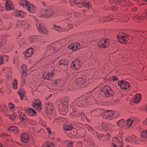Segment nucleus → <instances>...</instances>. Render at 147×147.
Listing matches in <instances>:
<instances>
[{
    "label": "nucleus",
    "mask_w": 147,
    "mask_h": 147,
    "mask_svg": "<svg viewBox=\"0 0 147 147\" xmlns=\"http://www.w3.org/2000/svg\"><path fill=\"white\" fill-rule=\"evenodd\" d=\"M19 117L20 120L24 122H26L28 120V119L26 118V116L24 113H19Z\"/></svg>",
    "instance_id": "2f4dec72"
},
{
    "label": "nucleus",
    "mask_w": 147,
    "mask_h": 147,
    "mask_svg": "<svg viewBox=\"0 0 147 147\" xmlns=\"http://www.w3.org/2000/svg\"><path fill=\"white\" fill-rule=\"evenodd\" d=\"M60 41L55 42L48 45L43 57L51 55L57 52L60 49Z\"/></svg>",
    "instance_id": "f257e3e1"
},
{
    "label": "nucleus",
    "mask_w": 147,
    "mask_h": 147,
    "mask_svg": "<svg viewBox=\"0 0 147 147\" xmlns=\"http://www.w3.org/2000/svg\"><path fill=\"white\" fill-rule=\"evenodd\" d=\"M13 88L14 89H16L17 88V81L16 79L14 78L12 83Z\"/></svg>",
    "instance_id": "09e8293b"
},
{
    "label": "nucleus",
    "mask_w": 147,
    "mask_h": 147,
    "mask_svg": "<svg viewBox=\"0 0 147 147\" xmlns=\"http://www.w3.org/2000/svg\"><path fill=\"white\" fill-rule=\"evenodd\" d=\"M86 81V79H85V77L83 76L79 78L76 79L75 82L78 85H82L85 83Z\"/></svg>",
    "instance_id": "f3484780"
},
{
    "label": "nucleus",
    "mask_w": 147,
    "mask_h": 147,
    "mask_svg": "<svg viewBox=\"0 0 147 147\" xmlns=\"http://www.w3.org/2000/svg\"><path fill=\"white\" fill-rule=\"evenodd\" d=\"M26 65H23L22 67V75L24 77H25L26 75Z\"/></svg>",
    "instance_id": "49530a36"
},
{
    "label": "nucleus",
    "mask_w": 147,
    "mask_h": 147,
    "mask_svg": "<svg viewBox=\"0 0 147 147\" xmlns=\"http://www.w3.org/2000/svg\"><path fill=\"white\" fill-rule=\"evenodd\" d=\"M81 102L78 101V102L76 103V100L73 102L70 105L71 107H74V106H77L79 107H82Z\"/></svg>",
    "instance_id": "4c0bfd02"
},
{
    "label": "nucleus",
    "mask_w": 147,
    "mask_h": 147,
    "mask_svg": "<svg viewBox=\"0 0 147 147\" xmlns=\"http://www.w3.org/2000/svg\"><path fill=\"white\" fill-rule=\"evenodd\" d=\"M109 127H110V128H109L110 129V131H111L113 130L114 128V126L113 125L111 124H109Z\"/></svg>",
    "instance_id": "680f3d73"
},
{
    "label": "nucleus",
    "mask_w": 147,
    "mask_h": 147,
    "mask_svg": "<svg viewBox=\"0 0 147 147\" xmlns=\"http://www.w3.org/2000/svg\"><path fill=\"white\" fill-rule=\"evenodd\" d=\"M29 41L31 42H37L40 41L45 43L46 41H43V38L39 35L31 36L29 37Z\"/></svg>",
    "instance_id": "6e6552de"
},
{
    "label": "nucleus",
    "mask_w": 147,
    "mask_h": 147,
    "mask_svg": "<svg viewBox=\"0 0 147 147\" xmlns=\"http://www.w3.org/2000/svg\"><path fill=\"white\" fill-rule=\"evenodd\" d=\"M3 17L5 19H7L9 18V16L7 14H5L3 15Z\"/></svg>",
    "instance_id": "338daca9"
},
{
    "label": "nucleus",
    "mask_w": 147,
    "mask_h": 147,
    "mask_svg": "<svg viewBox=\"0 0 147 147\" xmlns=\"http://www.w3.org/2000/svg\"><path fill=\"white\" fill-rule=\"evenodd\" d=\"M66 105L67 106L66 108V109H65V112H68V110L69 109L68 108V106L69 105V104L67 102H67L66 103Z\"/></svg>",
    "instance_id": "0e129e2a"
},
{
    "label": "nucleus",
    "mask_w": 147,
    "mask_h": 147,
    "mask_svg": "<svg viewBox=\"0 0 147 147\" xmlns=\"http://www.w3.org/2000/svg\"><path fill=\"white\" fill-rule=\"evenodd\" d=\"M45 145L46 147H55V145L52 142H47Z\"/></svg>",
    "instance_id": "c03bdc74"
},
{
    "label": "nucleus",
    "mask_w": 147,
    "mask_h": 147,
    "mask_svg": "<svg viewBox=\"0 0 147 147\" xmlns=\"http://www.w3.org/2000/svg\"><path fill=\"white\" fill-rule=\"evenodd\" d=\"M35 47L33 46L32 48L28 49L25 52L23 53V54L26 57H28L31 56L33 54L34 51L33 49Z\"/></svg>",
    "instance_id": "a211bd4d"
},
{
    "label": "nucleus",
    "mask_w": 147,
    "mask_h": 147,
    "mask_svg": "<svg viewBox=\"0 0 147 147\" xmlns=\"http://www.w3.org/2000/svg\"><path fill=\"white\" fill-rule=\"evenodd\" d=\"M28 135L26 133H23L20 136V139L22 142L24 143L27 142L29 140Z\"/></svg>",
    "instance_id": "5701e85b"
},
{
    "label": "nucleus",
    "mask_w": 147,
    "mask_h": 147,
    "mask_svg": "<svg viewBox=\"0 0 147 147\" xmlns=\"http://www.w3.org/2000/svg\"><path fill=\"white\" fill-rule=\"evenodd\" d=\"M134 122V119H128L126 122V126L128 127H129Z\"/></svg>",
    "instance_id": "58836bf2"
},
{
    "label": "nucleus",
    "mask_w": 147,
    "mask_h": 147,
    "mask_svg": "<svg viewBox=\"0 0 147 147\" xmlns=\"http://www.w3.org/2000/svg\"><path fill=\"white\" fill-rule=\"evenodd\" d=\"M8 106L10 110V112L14 114V105L12 104L9 103V104Z\"/></svg>",
    "instance_id": "a18cd8bd"
},
{
    "label": "nucleus",
    "mask_w": 147,
    "mask_h": 147,
    "mask_svg": "<svg viewBox=\"0 0 147 147\" xmlns=\"http://www.w3.org/2000/svg\"><path fill=\"white\" fill-rule=\"evenodd\" d=\"M78 116L81 117V120L82 121H84L85 120H86L87 121H89V119L86 117L85 114L83 113L82 112L78 114Z\"/></svg>",
    "instance_id": "c756f323"
},
{
    "label": "nucleus",
    "mask_w": 147,
    "mask_h": 147,
    "mask_svg": "<svg viewBox=\"0 0 147 147\" xmlns=\"http://www.w3.org/2000/svg\"><path fill=\"white\" fill-rule=\"evenodd\" d=\"M118 84L120 88L123 89H127L130 86V84L128 82L123 80L119 81L118 82Z\"/></svg>",
    "instance_id": "f8f14e48"
},
{
    "label": "nucleus",
    "mask_w": 147,
    "mask_h": 147,
    "mask_svg": "<svg viewBox=\"0 0 147 147\" xmlns=\"http://www.w3.org/2000/svg\"><path fill=\"white\" fill-rule=\"evenodd\" d=\"M59 120L60 122H62L63 124H62V125H63V129L64 130V118L63 117H60L59 118Z\"/></svg>",
    "instance_id": "5fc2aeb1"
},
{
    "label": "nucleus",
    "mask_w": 147,
    "mask_h": 147,
    "mask_svg": "<svg viewBox=\"0 0 147 147\" xmlns=\"http://www.w3.org/2000/svg\"><path fill=\"white\" fill-rule=\"evenodd\" d=\"M140 136L143 138H147V129H141L140 130Z\"/></svg>",
    "instance_id": "cd10ccee"
},
{
    "label": "nucleus",
    "mask_w": 147,
    "mask_h": 147,
    "mask_svg": "<svg viewBox=\"0 0 147 147\" xmlns=\"http://www.w3.org/2000/svg\"><path fill=\"white\" fill-rule=\"evenodd\" d=\"M111 137V135L109 134H107L105 136V138L106 140L108 139Z\"/></svg>",
    "instance_id": "69168bd1"
},
{
    "label": "nucleus",
    "mask_w": 147,
    "mask_h": 147,
    "mask_svg": "<svg viewBox=\"0 0 147 147\" xmlns=\"http://www.w3.org/2000/svg\"><path fill=\"white\" fill-rule=\"evenodd\" d=\"M41 105L40 102L38 99L35 100L32 104V106L37 110L41 109Z\"/></svg>",
    "instance_id": "412c9836"
},
{
    "label": "nucleus",
    "mask_w": 147,
    "mask_h": 147,
    "mask_svg": "<svg viewBox=\"0 0 147 147\" xmlns=\"http://www.w3.org/2000/svg\"><path fill=\"white\" fill-rule=\"evenodd\" d=\"M54 73L53 71L48 72L47 73H45L43 76L44 79L51 80L52 77L54 76Z\"/></svg>",
    "instance_id": "a878e982"
},
{
    "label": "nucleus",
    "mask_w": 147,
    "mask_h": 147,
    "mask_svg": "<svg viewBox=\"0 0 147 147\" xmlns=\"http://www.w3.org/2000/svg\"><path fill=\"white\" fill-rule=\"evenodd\" d=\"M11 113L12 114L9 115L8 114L6 115L5 116L8 115L9 117V118L13 121L14 119L16 117V116L15 115H13V114L12 113Z\"/></svg>",
    "instance_id": "6e6d98bb"
},
{
    "label": "nucleus",
    "mask_w": 147,
    "mask_h": 147,
    "mask_svg": "<svg viewBox=\"0 0 147 147\" xmlns=\"http://www.w3.org/2000/svg\"><path fill=\"white\" fill-rule=\"evenodd\" d=\"M20 5L26 8L27 10L32 13L35 12L36 7L33 4L26 0H21L20 3Z\"/></svg>",
    "instance_id": "7ed1b4c3"
},
{
    "label": "nucleus",
    "mask_w": 147,
    "mask_h": 147,
    "mask_svg": "<svg viewBox=\"0 0 147 147\" xmlns=\"http://www.w3.org/2000/svg\"><path fill=\"white\" fill-rule=\"evenodd\" d=\"M103 109H94L92 111H91L90 114L91 116H95L96 115V114H98L100 113L101 114V113H102L103 112Z\"/></svg>",
    "instance_id": "bb28decb"
},
{
    "label": "nucleus",
    "mask_w": 147,
    "mask_h": 147,
    "mask_svg": "<svg viewBox=\"0 0 147 147\" xmlns=\"http://www.w3.org/2000/svg\"><path fill=\"white\" fill-rule=\"evenodd\" d=\"M58 12L60 14H62L64 11V8L62 7H59L58 9Z\"/></svg>",
    "instance_id": "13d9d810"
},
{
    "label": "nucleus",
    "mask_w": 147,
    "mask_h": 147,
    "mask_svg": "<svg viewBox=\"0 0 147 147\" xmlns=\"http://www.w3.org/2000/svg\"><path fill=\"white\" fill-rule=\"evenodd\" d=\"M109 124L107 123H103L102 125V129L105 131L108 130Z\"/></svg>",
    "instance_id": "37998d69"
},
{
    "label": "nucleus",
    "mask_w": 147,
    "mask_h": 147,
    "mask_svg": "<svg viewBox=\"0 0 147 147\" xmlns=\"http://www.w3.org/2000/svg\"><path fill=\"white\" fill-rule=\"evenodd\" d=\"M25 112L28 115L35 116L36 115V112L33 109L29 108L26 109Z\"/></svg>",
    "instance_id": "b1692460"
},
{
    "label": "nucleus",
    "mask_w": 147,
    "mask_h": 147,
    "mask_svg": "<svg viewBox=\"0 0 147 147\" xmlns=\"http://www.w3.org/2000/svg\"><path fill=\"white\" fill-rule=\"evenodd\" d=\"M145 18H146L147 19V10L145 11L144 13H142V16L138 15H136L134 20L136 21L137 20H142Z\"/></svg>",
    "instance_id": "aec40b11"
},
{
    "label": "nucleus",
    "mask_w": 147,
    "mask_h": 147,
    "mask_svg": "<svg viewBox=\"0 0 147 147\" xmlns=\"http://www.w3.org/2000/svg\"><path fill=\"white\" fill-rule=\"evenodd\" d=\"M55 12L53 11L52 9H42L40 10V15L39 16L40 17H49L55 14Z\"/></svg>",
    "instance_id": "39448f33"
},
{
    "label": "nucleus",
    "mask_w": 147,
    "mask_h": 147,
    "mask_svg": "<svg viewBox=\"0 0 147 147\" xmlns=\"http://www.w3.org/2000/svg\"><path fill=\"white\" fill-rule=\"evenodd\" d=\"M14 12V15L17 17L24 18L26 15V13L23 11L16 10Z\"/></svg>",
    "instance_id": "4be33fe9"
},
{
    "label": "nucleus",
    "mask_w": 147,
    "mask_h": 147,
    "mask_svg": "<svg viewBox=\"0 0 147 147\" xmlns=\"http://www.w3.org/2000/svg\"><path fill=\"white\" fill-rule=\"evenodd\" d=\"M109 43V40L107 39H102L98 42V46L100 48H105L107 47Z\"/></svg>",
    "instance_id": "9d476101"
},
{
    "label": "nucleus",
    "mask_w": 147,
    "mask_h": 147,
    "mask_svg": "<svg viewBox=\"0 0 147 147\" xmlns=\"http://www.w3.org/2000/svg\"><path fill=\"white\" fill-rule=\"evenodd\" d=\"M82 146V144L81 142H78L76 144V147H81Z\"/></svg>",
    "instance_id": "e2e57ef3"
},
{
    "label": "nucleus",
    "mask_w": 147,
    "mask_h": 147,
    "mask_svg": "<svg viewBox=\"0 0 147 147\" xmlns=\"http://www.w3.org/2000/svg\"><path fill=\"white\" fill-rule=\"evenodd\" d=\"M112 144L113 147H122V142L117 138L113 139Z\"/></svg>",
    "instance_id": "4468645a"
},
{
    "label": "nucleus",
    "mask_w": 147,
    "mask_h": 147,
    "mask_svg": "<svg viewBox=\"0 0 147 147\" xmlns=\"http://www.w3.org/2000/svg\"><path fill=\"white\" fill-rule=\"evenodd\" d=\"M141 98V96L140 94H137L135 96L134 102L135 103H137L140 102Z\"/></svg>",
    "instance_id": "c9c22d12"
},
{
    "label": "nucleus",
    "mask_w": 147,
    "mask_h": 147,
    "mask_svg": "<svg viewBox=\"0 0 147 147\" xmlns=\"http://www.w3.org/2000/svg\"><path fill=\"white\" fill-rule=\"evenodd\" d=\"M34 19L36 27L39 32L44 34L47 33V31L44 24L38 18H35Z\"/></svg>",
    "instance_id": "20e7f679"
},
{
    "label": "nucleus",
    "mask_w": 147,
    "mask_h": 147,
    "mask_svg": "<svg viewBox=\"0 0 147 147\" xmlns=\"http://www.w3.org/2000/svg\"><path fill=\"white\" fill-rule=\"evenodd\" d=\"M64 66V60H61L59 62L58 64L55 67V70L56 71H61L63 69Z\"/></svg>",
    "instance_id": "6ab92c4d"
},
{
    "label": "nucleus",
    "mask_w": 147,
    "mask_h": 147,
    "mask_svg": "<svg viewBox=\"0 0 147 147\" xmlns=\"http://www.w3.org/2000/svg\"><path fill=\"white\" fill-rule=\"evenodd\" d=\"M61 104H60V105L61 106L62 108V109H60L59 110V113L62 115H64V100L63 99H61L60 101Z\"/></svg>",
    "instance_id": "c85d7f7f"
},
{
    "label": "nucleus",
    "mask_w": 147,
    "mask_h": 147,
    "mask_svg": "<svg viewBox=\"0 0 147 147\" xmlns=\"http://www.w3.org/2000/svg\"><path fill=\"white\" fill-rule=\"evenodd\" d=\"M117 126L120 127H123L125 124V120L123 119H121L117 122Z\"/></svg>",
    "instance_id": "473e14b6"
},
{
    "label": "nucleus",
    "mask_w": 147,
    "mask_h": 147,
    "mask_svg": "<svg viewBox=\"0 0 147 147\" xmlns=\"http://www.w3.org/2000/svg\"><path fill=\"white\" fill-rule=\"evenodd\" d=\"M8 130L13 131L15 133L18 132L17 128L15 126H10L8 129Z\"/></svg>",
    "instance_id": "79ce46f5"
},
{
    "label": "nucleus",
    "mask_w": 147,
    "mask_h": 147,
    "mask_svg": "<svg viewBox=\"0 0 147 147\" xmlns=\"http://www.w3.org/2000/svg\"><path fill=\"white\" fill-rule=\"evenodd\" d=\"M82 63L80 60L78 59L75 60L71 64V68L73 69L77 70L81 67Z\"/></svg>",
    "instance_id": "1a4fd4ad"
},
{
    "label": "nucleus",
    "mask_w": 147,
    "mask_h": 147,
    "mask_svg": "<svg viewBox=\"0 0 147 147\" xmlns=\"http://www.w3.org/2000/svg\"><path fill=\"white\" fill-rule=\"evenodd\" d=\"M69 49L72 50L74 51L78 50L80 48V46L79 42H75L71 44L68 46Z\"/></svg>",
    "instance_id": "dca6fc26"
},
{
    "label": "nucleus",
    "mask_w": 147,
    "mask_h": 147,
    "mask_svg": "<svg viewBox=\"0 0 147 147\" xmlns=\"http://www.w3.org/2000/svg\"><path fill=\"white\" fill-rule=\"evenodd\" d=\"M67 147H72V142L71 141L67 142Z\"/></svg>",
    "instance_id": "052dcab7"
},
{
    "label": "nucleus",
    "mask_w": 147,
    "mask_h": 147,
    "mask_svg": "<svg viewBox=\"0 0 147 147\" xmlns=\"http://www.w3.org/2000/svg\"><path fill=\"white\" fill-rule=\"evenodd\" d=\"M73 126L72 124H68L65 125V130L68 131L72 129Z\"/></svg>",
    "instance_id": "de8ad7c7"
},
{
    "label": "nucleus",
    "mask_w": 147,
    "mask_h": 147,
    "mask_svg": "<svg viewBox=\"0 0 147 147\" xmlns=\"http://www.w3.org/2000/svg\"><path fill=\"white\" fill-rule=\"evenodd\" d=\"M103 112L102 113H101L103 117L104 118L107 119H109V116H108V110L105 111L104 110H103Z\"/></svg>",
    "instance_id": "a19ab883"
},
{
    "label": "nucleus",
    "mask_w": 147,
    "mask_h": 147,
    "mask_svg": "<svg viewBox=\"0 0 147 147\" xmlns=\"http://www.w3.org/2000/svg\"><path fill=\"white\" fill-rule=\"evenodd\" d=\"M108 116L109 117V118H110V119H112V116L113 115V112L111 111L108 110Z\"/></svg>",
    "instance_id": "4d7b16f0"
},
{
    "label": "nucleus",
    "mask_w": 147,
    "mask_h": 147,
    "mask_svg": "<svg viewBox=\"0 0 147 147\" xmlns=\"http://www.w3.org/2000/svg\"><path fill=\"white\" fill-rule=\"evenodd\" d=\"M87 142L88 144L90 146H92L93 144V141L91 139H88Z\"/></svg>",
    "instance_id": "bf43d9fd"
},
{
    "label": "nucleus",
    "mask_w": 147,
    "mask_h": 147,
    "mask_svg": "<svg viewBox=\"0 0 147 147\" xmlns=\"http://www.w3.org/2000/svg\"><path fill=\"white\" fill-rule=\"evenodd\" d=\"M69 2L70 4L72 5H74V4L76 5L80 4V3L77 0H70Z\"/></svg>",
    "instance_id": "8fccbe9b"
},
{
    "label": "nucleus",
    "mask_w": 147,
    "mask_h": 147,
    "mask_svg": "<svg viewBox=\"0 0 147 147\" xmlns=\"http://www.w3.org/2000/svg\"><path fill=\"white\" fill-rule=\"evenodd\" d=\"M117 38L118 41L121 43H126L128 40V37L125 35L117 36Z\"/></svg>",
    "instance_id": "2eb2a0df"
},
{
    "label": "nucleus",
    "mask_w": 147,
    "mask_h": 147,
    "mask_svg": "<svg viewBox=\"0 0 147 147\" xmlns=\"http://www.w3.org/2000/svg\"><path fill=\"white\" fill-rule=\"evenodd\" d=\"M81 5L85 6L86 7L89 8L91 7V5L88 2L86 1H84L82 3H81Z\"/></svg>",
    "instance_id": "3c124183"
},
{
    "label": "nucleus",
    "mask_w": 147,
    "mask_h": 147,
    "mask_svg": "<svg viewBox=\"0 0 147 147\" xmlns=\"http://www.w3.org/2000/svg\"><path fill=\"white\" fill-rule=\"evenodd\" d=\"M86 127L89 131L91 132L93 131V132L94 131V129L92 126L87 124L86 125Z\"/></svg>",
    "instance_id": "864d4df0"
},
{
    "label": "nucleus",
    "mask_w": 147,
    "mask_h": 147,
    "mask_svg": "<svg viewBox=\"0 0 147 147\" xmlns=\"http://www.w3.org/2000/svg\"><path fill=\"white\" fill-rule=\"evenodd\" d=\"M6 40L7 37L5 35H3L0 36V48L3 47L4 52H9L13 49L14 47L13 44L12 43H8L5 45H3L2 41L5 42Z\"/></svg>",
    "instance_id": "f03ea898"
},
{
    "label": "nucleus",
    "mask_w": 147,
    "mask_h": 147,
    "mask_svg": "<svg viewBox=\"0 0 147 147\" xmlns=\"http://www.w3.org/2000/svg\"><path fill=\"white\" fill-rule=\"evenodd\" d=\"M53 105L51 103H48L47 105L46 109L47 111L49 112V111H50V113H52L53 112Z\"/></svg>",
    "instance_id": "f704fd0d"
},
{
    "label": "nucleus",
    "mask_w": 147,
    "mask_h": 147,
    "mask_svg": "<svg viewBox=\"0 0 147 147\" xmlns=\"http://www.w3.org/2000/svg\"><path fill=\"white\" fill-rule=\"evenodd\" d=\"M52 26V28L56 31L59 32H61L63 31V28H61L60 26H56L54 23L53 24Z\"/></svg>",
    "instance_id": "7c9ffc66"
},
{
    "label": "nucleus",
    "mask_w": 147,
    "mask_h": 147,
    "mask_svg": "<svg viewBox=\"0 0 147 147\" xmlns=\"http://www.w3.org/2000/svg\"><path fill=\"white\" fill-rule=\"evenodd\" d=\"M87 100V99L86 98L84 97H82L79 98H78L76 99V103L80 101L81 102V103H82V106L86 107L87 106L89 100L88 99V100Z\"/></svg>",
    "instance_id": "ddd939ff"
},
{
    "label": "nucleus",
    "mask_w": 147,
    "mask_h": 147,
    "mask_svg": "<svg viewBox=\"0 0 147 147\" xmlns=\"http://www.w3.org/2000/svg\"><path fill=\"white\" fill-rule=\"evenodd\" d=\"M92 134L94 135H95L96 136L95 137L98 139H100L104 135V134L101 135L98 133L96 131H94L93 132Z\"/></svg>",
    "instance_id": "ea45409f"
},
{
    "label": "nucleus",
    "mask_w": 147,
    "mask_h": 147,
    "mask_svg": "<svg viewBox=\"0 0 147 147\" xmlns=\"http://www.w3.org/2000/svg\"><path fill=\"white\" fill-rule=\"evenodd\" d=\"M0 110L2 112L5 113V115H8V113H7L8 112L7 108L5 105H3L1 106H0Z\"/></svg>",
    "instance_id": "72a5a7b5"
},
{
    "label": "nucleus",
    "mask_w": 147,
    "mask_h": 147,
    "mask_svg": "<svg viewBox=\"0 0 147 147\" xmlns=\"http://www.w3.org/2000/svg\"><path fill=\"white\" fill-rule=\"evenodd\" d=\"M125 140L126 142L131 143L133 144L138 143V139L134 135L127 136L125 138Z\"/></svg>",
    "instance_id": "9b49d317"
},
{
    "label": "nucleus",
    "mask_w": 147,
    "mask_h": 147,
    "mask_svg": "<svg viewBox=\"0 0 147 147\" xmlns=\"http://www.w3.org/2000/svg\"><path fill=\"white\" fill-rule=\"evenodd\" d=\"M101 93L102 95H105L106 97L110 96H112L114 94V92L108 85L104 86L101 91Z\"/></svg>",
    "instance_id": "423d86ee"
},
{
    "label": "nucleus",
    "mask_w": 147,
    "mask_h": 147,
    "mask_svg": "<svg viewBox=\"0 0 147 147\" xmlns=\"http://www.w3.org/2000/svg\"><path fill=\"white\" fill-rule=\"evenodd\" d=\"M11 24H10L8 25V26L7 27L2 26L1 27H0V30H8L11 28Z\"/></svg>",
    "instance_id": "603ef678"
},
{
    "label": "nucleus",
    "mask_w": 147,
    "mask_h": 147,
    "mask_svg": "<svg viewBox=\"0 0 147 147\" xmlns=\"http://www.w3.org/2000/svg\"><path fill=\"white\" fill-rule=\"evenodd\" d=\"M5 6V8L7 10H11L13 9V5L12 2L10 1L6 0Z\"/></svg>",
    "instance_id": "393cba45"
},
{
    "label": "nucleus",
    "mask_w": 147,
    "mask_h": 147,
    "mask_svg": "<svg viewBox=\"0 0 147 147\" xmlns=\"http://www.w3.org/2000/svg\"><path fill=\"white\" fill-rule=\"evenodd\" d=\"M28 22L26 20L19 21L17 20L15 28H16L18 27H20L24 28L25 29H28L29 27Z\"/></svg>",
    "instance_id": "0eeeda50"
},
{
    "label": "nucleus",
    "mask_w": 147,
    "mask_h": 147,
    "mask_svg": "<svg viewBox=\"0 0 147 147\" xmlns=\"http://www.w3.org/2000/svg\"><path fill=\"white\" fill-rule=\"evenodd\" d=\"M18 93L20 96L21 99L22 100L25 94L24 90L23 89H21L18 91Z\"/></svg>",
    "instance_id": "e433bc0d"
},
{
    "label": "nucleus",
    "mask_w": 147,
    "mask_h": 147,
    "mask_svg": "<svg viewBox=\"0 0 147 147\" xmlns=\"http://www.w3.org/2000/svg\"><path fill=\"white\" fill-rule=\"evenodd\" d=\"M47 130L49 135L50 136L52 134L50 128L47 127Z\"/></svg>",
    "instance_id": "774afa93"
}]
</instances>
